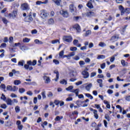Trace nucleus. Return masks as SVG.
<instances>
[{"mask_svg": "<svg viewBox=\"0 0 130 130\" xmlns=\"http://www.w3.org/2000/svg\"><path fill=\"white\" fill-rule=\"evenodd\" d=\"M21 9L22 11H28L30 10V7L29 5L27 3H23L21 5Z\"/></svg>", "mask_w": 130, "mask_h": 130, "instance_id": "obj_1", "label": "nucleus"}, {"mask_svg": "<svg viewBox=\"0 0 130 130\" xmlns=\"http://www.w3.org/2000/svg\"><path fill=\"white\" fill-rule=\"evenodd\" d=\"M24 22H30L33 21V18H32V12H29L28 16L24 18Z\"/></svg>", "mask_w": 130, "mask_h": 130, "instance_id": "obj_2", "label": "nucleus"}, {"mask_svg": "<svg viewBox=\"0 0 130 130\" xmlns=\"http://www.w3.org/2000/svg\"><path fill=\"white\" fill-rule=\"evenodd\" d=\"M92 83H86L81 86L82 88L85 87V89L86 91H90V89L92 88Z\"/></svg>", "mask_w": 130, "mask_h": 130, "instance_id": "obj_3", "label": "nucleus"}, {"mask_svg": "<svg viewBox=\"0 0 130 130\" xmlns=\"http://www.w3.org/2000/svg\"><path fill=\"white\" fill-rule=\"evenodd\" d=\"M72 93H75L76 96H78V98L80 99H82V98H84V95L83 94L79 95V89H73L71 90Z\"/></svg>", "mask_w": 130, "mask_h": 130, "instance_id": "obj_4", "label": "nucleus"}, {"mask_svg": "<svg viewBox=\"0 0 130 130\" xmlns=\"http://www.w3.org/2000/svg\"><path fill=\"white\" fill-rule=\"evenodd\" d=\"M63 40L66 42H72L73 38L71 36H66L63 37Z\"/></svg>", "mask_w": 130, "mask_h": 130, "instance_id": "obj_5", "label": "nucleus"}, {"mask_svg": "<svg viewBox=\"0 0 130 130\" xmlns=\"http://www.w3.org/2000/svg\"><path fill=\"white\" fill-rule=\"evenodd\" d=\"M41 17L42 19H45L48 16V14L45 10L41 11Z\"/></svg>", "mask_w": 130, "mask_h": 130, "instance_id": "obj_6", "label": "nucleus"}, {"mask_svg": "<svg viewBox=\"0 0 130 130\" xmlns=\"http://www.w3.org/2000/svg\"><path fill=\"white\" fill-rule=\"evenodd\" d=\"M60 14L64 18H68V17H69V12H68L67 11L61 10L60 11Z\"/></svg>", "mask_w": 130, "mask_h": 130, "instance_id": "obj_7", "label": "nucleus"}, {"mask_svg": "<svg viewBox=\"0 0 130 130\" xmlns=\"http://www.w3.org/2000/svg\"><path fill=\"white\" fill-rule=\"evenodd\" d=\"M17 10L13 11V13H10L9 15H8V18H12L13 19H15V18H16V16H17Z\"/></svg>", "mask_w": 130, "mask_h": 130, "instance_id": "obj_8", "label": "nucleus"}, {"mask_svg": "<svg viewBox=\"0 0 130 130\" xmlns=\"http://www.w3.org/2000/svg\"><path fill=\"white\" fill-rule=\"evenodd\" d=\"M16 124L17 125V127H18L19 130H22L23 129V127H24V126L21 123V121H20V120L17 121Z\"/></svg>", "mask_w": 130, "mask_h": 130, "instance_id": "obj_9", "label": "nucleus"}, {"mask_svg": "<svg viewBox=\"0 0 130 130\" xmlns=\"http://www.w3.org/2000/svg\"><path fill=\"white\" fill-rule=\"evenodd\" d=\"M82 75L83 76L84 79H88L89 78V72L86 71V70L82 71Z\"/></svg>", "mask_w": 130, "mask_h": 130, "instance_id": "obj_10", "label": "nucleus"}, {"mask_svg": "<svg viewBox=\"0 0 130 130\" xmlns=\"http://www.w3.org/2000/svg\"><path fill=\"white\" fill-rule=\"evenodd\" d=\"M85 16L89 18H92L93 16H95V13L92 11H89L85 13Z\"/></svg>", "mask_w": 130, "mask_h": 130, "instance_id": "obj_11", "label": "nucleus"}, {"mask_svg": "<svg viewBox=\"0 0 130 130\" xmlns=\"http://www.w3.org/2000/svg\"><path fill=\"white\" fill-rule=\"evenodd\" d=\"M69 10L71 13H74V12H76V7L74 4H71L69 6Z\"/></svg>", "mask_w": 130, "mask_h": 130, "instance_id": "obj_12", "label": "nucleus"}, {"mask_svg": "<svg viewBox=\"0 0 130 130\" xmlns=\"http://www.w3.org/2000/svg\"><path fill=\"white\" fill-rule=\"evenodd\" d=\"M74 29H76L77 30V32L78 33H80L81 32V27H80V25L78 24H76L73 26Z\"/></svg>", "mask_w": 130, "mask_h": 130, "instance_id": "obj_13", "label": "nucleus"}, {"mask_svg": "<svg viewBox=\"0 0 130 130\" xmlns=\"http://www.w3.org/2000/svg\"><path fill=\"white\" fill-rule=\"evenodd\" d=\"M43 79L45 81V84H49V83H50V78H49V77H47L46 75H45L43 77Z\"/></svg>", "mask_w": 130, "mask_h": 130, "instance_id": "obj_14", "label": "nucleus"}, {"mask_svg": "<svg viewBox=\"0 0 130 130\" xmlns=\"http://www.w3.org/2000/svg\"><path fill=\"white\" fill-rule=\"evenodd\" d=\"M118 37H119L118 35H115L112 37L110 40L112 41V43L115 42V41H117V40H118Z\"/></svg>", "mask_w": 130, "mask_h": 130, "instance_id": "obj_15", "label": "nucleus"}, {"mask_svg": "<svg viewBox=\"0 0 130 130\" xmlns=\"http://www.w3.org/2000/svg\"><path fill=\"white\" fill-rule=\"evenodd\" d=\"M5 101L7 105L12 106V105L14 104V102H13V100H12V99H7Z\"/></svg>", "mask_w": 130, "mask_h": 130, "instance_id": "obj_16", "label": "nucleus"}, {"mask_svg": "<svg viewBox=\"0 0 130 130\" xmlns=\"http://www.w3.org/2000/svg\"><path fill=\"white\" fill-rule=\"evenodd\" d=\"M121 15H123L124 13H126V14H129L130 13V9L129 8H126L125 9L123 10L122 11H121Z\"/></svg>", "mask_w": 130, "mask_h": 130, "instance_id": "obj_17", "label": "nucleus"}, {"mask_svg": "<svg viewBox=\"0 0 130 130\" xmlns=\"http://www.w3.org/2000/svg\"><path fill=\"white\" fill-rule=\"evenodd\" d=\"M73 44L75 45V46H77V47H81V44H79V41L78 40H74L73 41Z\"/></svg>", "mask_w": 130, "mask_h": 130, "instance_id": "obj_18", "label": "nucleus"}, {"mask_svg": "<svg viewBox=\"0 0 130 130\" xmlns=\"http://www.w3.org/2000/svg\"><path fill=\"white\" fill-rule=\"evenodd\" d=\"M93 113L94 114V117H95V119H98L99 118V115H98V111H97V110H95L94 111V112Z\"/></svg>", "mask_w": 130, "mask_h": 130, "instance_id": "obj_19", "label": "nucleus"}, {"mask_svg": "<svg viewBox=\"0 0 130 130\" xmlns=\"http://www.w3.org/2000/svg\"><path fill=\"white\" fill-rule=\"evenodd\" d=\"M54 74H56V79H55V82H57V80H58V78L59 77V73H58V71L55 70L54 71Z\"/></svg>", "mask_w": 130, "mask_h": 130, "instance_id": "obj_20", "label": "nucleus"}, {"mask_svg": "<svg viewBox=\"0 0 130 130\" xmlns=\"http://www.w3.org/2000/svg\"><path fill=\"white\" fill-rule=\"evenodd\" d=\"M121 63L123 67H127L128 66V63L125 62L124 60H121Z\"/></svg>", "mask_w": 130, "mask_h": 130, "instance_id": "obj_21", "label": "nucleus"}, {"mask_svg": "<svg viewBox=\"0 0 130 130\" xmlns=\"http://www.w3.org/2000/svg\"><path fill=\"white\" fill-rule=\"evenodd\" d=\"M107 21H114V16L112 15H109L108 17L106 18Z\"/></svg>", "mask_w": 130, "mask_h": 130, "instance_id": "obj_22", "label": "nucleus"}, {"mask_svg": "<svg viewBox=\"0 0 130 130\" xmlns=\"http://www.w3.org/2000/svg\"><path fill=\"white\" fill-rule=\"evenodd\" d=\"M53 2L57 6H60V2H61V0H53Z\"/></svg>", "mask_w": 130, "mask_h": 130, "instance_id": "obj_23", "label": "nucleus"}, {"mask_svg": "<svg viewBox=\"0 0 130 130\" xmlns=\"http://www.w3.org/2000/svg\"><path fill=\"white\" fill-rule=\"evenodd\" d=\"M30 40L31 39L29 38H25L24 39H23V42H24V43H29Z\"/></svg>", "mask_w": 130, "mask_h": 130, "instance_id": "obj_24", "label": "nucleus"}, {"mask_svg": "<svg viewBox=\"0 0 130 130\" xmlns=\"http://www.w3.org/2000/svg\"><path fill=\"white\" fill-rule=\"evenodd\" d=\"M87 7H88L89 9H93V5H92V3L91 2H88L87 4Z\"/></svg>", "mask_w": 130, "mask_h": 130, "instance_id": "obj_25", "label": "nucleus"}, {"mask_svg": "<svg viewBox=\"0 0 130 130\" xmlns=\"http://www.w3.org/2000/svg\"><path fill=\"white\" fill-rule=\"evenodd\" d=\"M17 91H18V87L16 86H14L13 87H12L11 91L17 92Z\"/></svg>", "mask_w": 130, "mask_h": 130, "instance_id": "obj_26", "label": "nucleus"}, {"mask_svg": "<svg viewBox=\"0 0 130 130\" xmlns=\"http://www.w3.org/2000/svg\"><path fill=\"white\" fill-rule=\"evenodd\" d=\"M75 54L76 53H75V52H72L69 53V54H68L69 59H71V57H72V56H75Z\"/></svg>", "mask_w": 130, "mask_h": 130, "instance_id": "obj_27", "label": "nucleus"}, {"mask_svg": "<svg viewBox=\"0 0 130 130\" xmlns=\"http://www.w3.org/2000/svg\"><path fill=\"white\" fill-rule=\"evenodd\" d=\"M48 23L49 25H53L54 24V20L52 18H50L48 20Z\"/></svg>", "mask_w": 130, "mask_h": 130, "instance_id": "obj_28", "label": "nucleus"}, {"mask_svg": "<svg viewBox=\"0 0 130 130\" xmlns=\"http://www.w3.org/2000/svg\"><path fill=\"white\" fill-rule=\"evenodd\" d=\"M20 49L22 50V51H24L25 50H28V47L25 46H22L20 47Z\"/></svg>", "mask_w": 130, "mask_h": 130, "instance_id": "obj_29", "label": "nucleus"}, {"mask_svg": "<svg viewBox=\"0 0 130 130\" xmlns=\"http://www.w3.org/2000/svg\"><path fill=\"white\" fill-rule=\"evenodd\" d=\"M24 63H25V61L21 60V61H20L19 62H18V66H21V67H23Z\"/></svg>", "mask_w": 130, "mask_h": 130, "instance_id": "obj_30", "label": "nucleus"}, {"mask_svg": "<svg viewBox=\"0 0 130 130\" xmlns=\"http://www.w3.org/2000/svg\"><path fill=\"white\" fill-rule=\"evenodd\" d=\"M15 112H16V113H19V112H20V107H19V106H17L16 107H15Z\"/></svg>", "mask_w": 130, "mask_h": 130, "instance_id": "obj_31", "label": "nucleus"}, {"mask_svg": "<svg viewBox=\"0 0 130 130\" xmlns=\"http://www.w3.org/2000/svg\"><path fill=\"white\" fill-rule=\"evenodd\" d=\"M60 83L62 84V85H67V84H68V82L66 80L62 79V80L60 81Z\"/></svg>", "mask_w": 130, "mask_h": 130, "instance_id": "obj_32", "label": "nucleus"}, {"mask_svg": "<svg viewBox=\"0 0 130 130\" xmlns=\"http://www.w3.org/2000/svg\"><path fill=\"white\" fill-rule=\"evenodd\" d=\"M35 43L36 44H43V42L42 41H39V40H35Z\"/></svg>", "mask_w": 130, "mask_h": 130, "instance_id": "obj_33", "label": "nucleus"}, {"mask_svg": "<svg viewBox=\"0 0 130 130\" xmlns=\"http://www.w3.org/2000/svg\"><path fill=\"white\" fill-rule=\"evenodd\" d=\"M99 46H101V47H105V46H106V44L104 42H100L99 44Z\"/></svg>", "mask_w": 130, "mask_h": 130, "instance_id": "obj_34", "label": "nucleus"}, {"mask_svg": "<svg viewBox=\"0 0 130 130\" xmlns=\"http://www.w3.org/2000/svg\"><path fill=\"white\" fill-rule=\"evenodd\" d=\"M63 53H64V51L63 50L61 51L59 53V56H60V58H62L63 56Z\"/></svg>", "mask_w": 130, "mask_h": 130, "instance_id": "obj_35", "label": "nucleus"}, {"mask_svg": "<svg viewBox=\"0 0 130 130\" xmlns=\"http://www.w3.org/2000/svg\"><path fill=\"white\" fill-rule=\"evenodd\" d=\"M92 33V31L90 30H88L85 32V36H89V35H91V34Z\"/></svg>", "mask_w": 130, "mask_h": 130, "instance_id": "obj_36", "label": "nucleus"}, {"mask_svg": "<svg viewBox=\"0 0 130 130\" xmlns=\"http://www.w3.org/2000/svg\"><path fill=\"white\" fill-rule=\"evenodd\" d=\"M60 119H62V116L59 117V116H57L56 117L55 120L56 121H58L59 120H60Z\"/></svg>", "mask_w": 130, "mask_h": 130, "instance_id": "obj_37", "label": "nucleus"}, {"mask_svg": "<svg viewBox=\"0 0 130 130\" xmlns=\"http://www.w3.org/2000/svg\"><path fill=\"white\" fill-rule=\"evenodd\" d=\"M14 84L15 85H20V84H21V81L18 80H16L14 81Z\"/></svg>", "mask_w": 130, "mask_h": 130, "instance_id": "obj_38", "label": "nucleus"}, {"mask_svg": "<svg viewBox=\"0 0 130 130\" xmlns=\"http://www.w3.org/2000/svg\"><path fill=\"white\" fill-rule=\"evenodd\" d=\"M85 96L88 97V98H90V99H93V96H92L90 93H85Z\"/></svg>", "mask_w": 130, "mask_h": 130, "instance_id": "obj_39", "label": "nucleus"}, {"mask_svg": "<svg viewBox=\"0 0 130 130\" xmlns=\"http://www.w3.org/2000/svg\"><path fill=\"white\" fill-rule=\"evenodd\" d=\"M101 58L104 59V58H105V55H99L98 56V59H100Z\"/></svg>", "mask_w": 130, "mask_h": 130, "instance_id": "obj_40", "label": "nucleus"}, {"mask_svg": "<svg viewBox=\"0 0 130 130\" xmlns=\"http://www.w3.org/2000/svg\"><path fill=\"white\" fill-rule=\"evenodd\" d=\"M2 100H4V101H6L7 100V98H6V96L4 93H2V96H1Z\"/></svg>", "mask_w": 130, "mask_h": 130, "instance_id": "obj_41", "label": "nucleus"}, {"mask_svg": "<svg viewBox=\"0 0 130 130\" xmlns=\"http://www.w3.org/2000/svg\"><path fill=\"white\" fill-rule=\"evenodd\" d=\"M70 50H71V51H77V48L76 47H72L70 48Z\"/></svg>", "mask_w": 130, "mask_h": 130, "instance_id": "obj_42", "label": "nucleus"}, {"mask_svg": "<svg viewBox=\"0 0 130 130\" xmlns=\"http://www.w3.org/2000/svg\"><path fill=\"white\" fill-rule=\"evenodd\" d=\"M2 21H3V23H4V24H8V20H7V19H6V18L3 17L2 18Z\"/></svg>", "mask_w": 130, "mask_h": 130, "instance_id": "obj_43", "label": "nucleus"}, {"mask_svg": "<svg viewBox=\"0 0 130 130\" xmlns=\"http://www.w3.org/2000/svg\"><path fill=\"white\" fill-rule=\"evenodd\" d=\"M57 42H58L59 44L60 43L59 42V40H55L52 41V44H55V43H57Z\"/></svg>", "mask_w": 130, "mask_h": 130, "instance_id": "obj_44", "label": "nucleus"}, {"mask_svg": "<svg viewBox=\"0 0 130 130\" xmlns=\"http://www.w3.org/2000/svg\"><path fill=\"white\" fill-rule=\"evenodd\" d=\"M12 72L14 75H16V74H20L19 71H16L15 69L12 70Z\"/></svg>", "mask_w": 130, "mask_h": 130, "instance_id": "obj_45", "label": "nucleus"}, {"mask_svg": "<svg viewBox=\"0 0 130 130\" xmlns=\"http://www.w3.org/2000/svg\"><path fill=\"white\" fill-rule=\"evenodd\" d=\"M72 89H74V87L73 86H70L69 87L66 88L67 91H71V90H72Z\"/></svg>", "mask_w": 130, "mask_h": 130, "instance_id": "obj_46", "label": "nucleus"}, {"mask_svg": "<svg viewBox=\"0 0 130 130\" xmlns=\"http://www.w3.org/2000/svg\"><path fill=\"white\" fill-rule=\"evenodd\" d=\"M105 118H106L107 119V120H108V121H109L110 120V119L109 118V115H108V114H106L105 115Z\"/></svg>", "mask_w": 130, "mask_h": 130, "instance_id": "obj_47", "label": "nucleus"}, {"mask_svg": "<svg viewBox=\"0 0 130 130\" xmlns=\"http://www.w3.org/2000/svg\"><path fill=\"white\" fill-rule=\"evenodd\" d=\"M105 67H106V64L105 63H103L101 64V68L103 70L105 69Z\"/></svg>", "mask_w": 130, "mask_h": 130, "instance_id": "obj_48", "label": "nucleus"}, {"mask_svg": "<svg viewBox=\"0 0 130 130\" xmlns=\"http://www.w3.org/2000/svg\"><path fill=\"white\" fill-rule=\"evenodd\" d=\"M53 62L55 63V64H59V61L56 59H53Z\"/></svg>", "mask_w": 130, "mask_h": 130, "instance_id": "obj_49", "label": "nucleus"}, {"mask_svg": "<svg viewBox=\"0 0 130 130\" xmlns=\"http://www.w3.org/2000/svg\"><path fill=\"white\" fill-rule=\"evenodd\" d=\"M42 96L43 99H45V98H46V95H45V91L42 92Z\"/></svg>", "mask_w": 130, "mask_h": 130, "instance_id": "obj_50", "label": "nucleus"}, {"mask_svg": "<svg viewBox=\"0 0 130 130\" xmlns=\"http://www.w3.org/2000/svg\"><path fill=\"white\" fill-rule=\"evenodd\" d=\"M19 92H20L21 94L24 93L25 92V89L24 88H19Z\"/></svg>", "mask_w": 130, "mask_h": 130, "instance_id": "obj_51", "label": "nucleus"}, {"mask_svg": "<svg viewBox=\"0 0 130 130\" xmlns=\"http://www.w3.org/2000/svg\"><path fill=\"white\" fill-rule=\"evenodd\" d=\"M7 90L8 91H12V86L11 85H8L7 86Z\"/></svg>", "mask_w": 130, "mask_h": 130, "instance_id": "obj_52", "label": "nucleus"}, {"mask_svg": "<svg viewBox=\"0 0 130 130\" xmlns=\"http://www.w3.org/2000/svg\"><path fill=\"white\" fill-rule=\"evenodd\" d=\"M7 47V44L6 43H2L0 46L1 48H4Z\"/></svg>", "mask_w": 130, "mask_h": 130, "instance_id": "obj_53", "label": "nucleus"}, {"mask_svg": "<svg viewBox=\"0 0 130 130\" xmlns=\"http://www.w3.org/2000/svg\"><path fill=\"white\" fill-rule=\"evenodd\" d=\"M115 60V57L114 56H112L110 58V61L111 62H113L114 60Z\"/></svg>", "mask_w": 130, "mask_h": 130, "instance_id": "obj_54", "label": "nucleus"}, {"mask_svg": "<svg viewBox=\"0 0 130 130\" xmlns=\"http://www.w3.org/2000/svg\"><path fill=\"white\" fill-rule=\"evenodd\" d=\"M73 59H74V60H79L80 57L79 56H75L73 57Z\"/></svg>", "mask_w": 130, "mask_h": 130, "instance_id": "obj_55", "label": "nucleus"}, {"mask_svg": "<svg viewBox=\"0 0 130 130\" xmlns=\"http://www.w3.org/2000/svg\"><path fill=\"white\" fill-rule=\"evenodd\" d=\"M52 96H53V94H52V92H49V93L48 94V97H49V98H51V97H52Z\"/></svg>", "mask_w": 130, "mask_h": 130, "instance_id": "obj_56", "label": "nucleus"}, {"mask_svg": "<svg viewBox=\"0 0 130 130\" xmlns=\"http://www.w3.org/2000/svg\"><path fill=\"white\" fill-rule=\"evenodd\" d=\"M41 125L43 128H45L44 125H47V121H44L43 124H42Z\"/></svg>", "mask_w": 130, "mask_h": 130, "instance_id": "obj_57", "label": "nucleus"}, {"mask_svg": "<svg viewBox=\"0 0 130 130\" xmlns=\"http://www.w3.org/2000/svg\"><path fill=\"white\" fill-rule=\"evenodd\" d=\"M96 72H92L90 74V78H93V77H95L96 76Z\"/></svg>", "mask_w": 130, "mask_h": 130, "instance_id": "obj_58", "label": "nucleus"}, {"mask_svg": "<svg viewBox=\"0 0 130 130\" xmlns=\"http://www.w3.org/2000/svg\"><path fill=\"white\" fill-rule=\"evenodd\" d=\"M26 94L29 95V96H32V95H33V92L29 90L26 92Z\"/></svg>", "mask_w": 130, "mask_h": 130, "instance_id": "obj_59", "label": "nucleus"}, {"mask_svg": "<svg viewBox=\"0 0 130 130\" xmlns=\"http://www.w3.org/2000/svg\"><path fill=\"white\" fill-rule=\"evenodd\" d=\"M90 61H91V60L89 58H86L85 59V62H86L87 63H89V62H90Z\"/></svg>", "mask_w": 130, "mask_h": 130, "instance_id": "obj_60", "label": "nucleus"}, {"mask_svg": "<svg viewBox=\"0 0 130 130\" xmlns=\"http://www.w3.org/2000/svg\"><path fill=\"white\" fill-rule=\"evenodd\" d=\"M54 103L55 104V105H58V104H59V103H60V101H58V100H55L54 101Z\"/></svg>", "mask_w": 130, "mask_h": 130, "instance_id": "obj_61", "label": "nucleus"}, {"mask_svg": "<svg viewBox=\"0 0 130 130\" xmlns=\"http://www.w3.org/2000/svg\"><path fill=\"white\" fill-rule=\"evenodd\" d=\"M107 93L108 94H113V90H111V89H108V91H107Z\"/></svg>", "mask_w": 130, "mask_h": 130, "instance_id": "obj_62", "label": "nucleus"}, {"mask_svg": "<svg viewBox=\"0 0 130 130\" xmlns=\"http://www.w3.org/2000/svg\"><path fill=\"white\" fill-rule=\"evenodd\" d=\"M79 64L80 66H84L85 64V62H84V61H80Z\"/></svg>", "mask_w": 130, "mask_h": 130, "instance_id": "obj_63", "label": "nucleus"}, {"mask_svg": "<svg viewBox=\"0 0 130 130\" xmlns=\"http://www.w3.org/2000/svg\"><path fill=\"white\" fill-rule=\"evenodd\" d=\"M125 100H126V101H130V95L126 96L125 98Z\"/></svg>", "mask_w": 130, "mask_h": 130, "instance_id": "obj_64", "label": "nucleus"}]
</instances>
